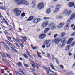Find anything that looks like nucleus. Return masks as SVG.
<instances>
[{"instance_id":"nucleus-1","label":"nucleus","mask_w":75,"mask_h":75,"mask_svg":"<svg viewBox=\"0 0 75 75\" xmlns=\"http://www.w3.org/2000/svg\"><path fill=\"white\" fill-rule=\"evenodd\" d=\"M75 13H74L71 15V17L70 19H69L68 20V21L67 22V25L69 24V23H71V20H74V19H75Z\"/></svg>"},{"instance_id":"nucleus-2","label":"nucleus","mask_w":75,"mask_h":75,"mask_svg":"<svg viewBox=\"0 0 75 75\" xmlns=\"http://www.w3.org/2000/svg\"><path fill=\"white\" fill-rule=\"evenodd\" d=\"M44 7V4L42 2L40 3L38 6V8L39 10H41Z\"/></svg>"},{"instance_id":"nucleus-3","label":"nucleus","mask_w":75,"mask_h":75,"mask_svg":"<svg viewBox=\"0 0 75 75\" xmlns=\"http://www.w3.org/2000/svg\"><path fill=\"white\" fill-rule=\"evenodd\" d=\"M61 40V38H60L58 39H55L53 40L52 41V42H55L56 44H59V42H60V41Z\"/></svg>"},{"instance_id":"nucleus-4","label":"nucleus","mask_w":75,"mask_h":75,"mask_svg":"<svg viewBox=\"0 0 75 75\" xmlns=\"http://www.w3.org/2000/svg\"><path fill=\"white\" fill-rule=\"evenodd\" d=\"M50 26L52 28H51V30H55L57 29V26H56L55 23H52L49 25V26Z\"/></svg>"},{"instance_id":"nucleus-5","label":"nucleus","mask_w":75,"mask_h":75,"mask_svg":"<svg viewBox=\"0 0 75 75\" xmlns=\"http://www.w3.org/2000/svg\"><path fill=\"white\" fill-rule=\"evenodd\" d=\"M14 2L18 5L22 4V3H23L22 0H14Z\"/></svg>"},{"instance_id":"nucleus-6","label":"nucleus","mask_w":75,"mask_h":75,"mask_svg":"<svg viewBox=\"0 0 75 75\" xmlns=\"http://www.w3.org/2000/svg\"><path fill=\"white\" fill-rule=\"evenodd\" d=\"M49 23L48 21H46L44 22L42 25V28H45V27H46L47 25H48Z\"/></svg>"},{"instance_id":"nucleus-7","label":"nucleus","mask_w":75,"mask_h":75,"mask_svg":"<svg viewBox=\"0 0 75 75\" xmlns=\"http://www.w3.org/2000/svg\"><path fill=\"white\" fill-rule=\"evenodd\" d=\"M40 20V18H35L33 19V21L34 24H37V23H38Z\"/></svg>"},{"instance_id":"nucleus-8","label":"nucleus","mask_w":75,"mask_h":75,"mask_svg":"<svg viewBox=\"0 0 75 75\" xmlns=\"http://www.w3.org/2000/svg\"><path fill=\"white\" fill-rule=\"evenodd\" d=\"M45 43L46 45V47L47 48H48L50 47L51 45V43H50V40H46L45 42Z\"/></svg>"},{"instance_id":"nucleus-9","label":"nucleus","mask_w":75,"mask_h":75,"mask_svg":"<svg viewBox=\"0 0 75 75\" xmlns=\"http://www.w3.org/2000/svg\"><path fill=\"white\" fill-rule=\"evenodd\" d=\"M74 5H75V4L73 2H70L68 4V6L69 7H70V8L72 7H74Z\"/></svg>"},{"instance_id":"nucleus-10","label":"nucleus","mask_w":75,"mask_h":75,"mask_svg":"<svg viewBox=\"0 0 75 75\" xmlns=\"http://www.w3.org/2000/svg\"><path fill=\"white\" fill-rule=\"evenodd\" d=\"M72 11L69 10L66 13L65 16H69L72 14Z\"/></svg>"},{"instance_id":"nucleus-11","label":"nucleus","mask_w":75,"mask_h":75,"mask_svg":"<svg viewBox=\"0 0 75 75\" xmlns=\"http://www.w3.org/2000/svg\"><path fill=\"white\" fill-rule=\"evenodd\" d=\"M45 36H46L45 34H43L40 35L39 36V38H40V39H44V38L45 37Z\"/></svg>"},{"instance_id":"nucleus-12","label":"nucleus","mask_w":75,"mask_h":75,"mask_svg":"<svg viewBox=\"0 0 75 75\" xmlns=\"http://www.w3.org/2000/svg\"><path fill=\"white\" fill-rule=\"evenodd\" d=\"M22 4H23L24 5H28L29 4V3H28V1L22 0Z\"/></svg>"},{"instance_id":"nucleus-13","label":"nucleus","mask_w":75,"mask_h":75,"mask_svg":"<svg viewBox=\"0 0 75 75\" xmlns=\"http://www.w3.org/2000/svg\"><path fill=\"white\" fill-rule=\"evenodd\" d=\"M74 40V38H70L69 39L68 41L67 42V44H69Z\"/></svg>"},{"instance_id":"nucleus-14","label":"nucleus","mask_w":75,"mask_h":75,"mask_svg":"<svg viewBox=\"0 0 75 75\" xmlns=\"http://www.w3.org/2000/svg\"><path fill=\"white\" fill-rule=\"evenodd\" d=\"M21 13V11L20 10H18L15 13L16 15L17 16H18L20 14V13Z\"/></svg>"},{"instance_id":"nucleus-15","label":"nucleus","mask_w":75,"mask_h":75,"mask_svg":"<svg viewBox=\"0 0 75 75\" xmlns=\"http://www.w3.org/2000/svg\"><path fill=\"white\" fill-rule=\"evenodd\" d=\"M5 42H6L7 44H8V45H11V47H14V45H13V44L10 43V42H9V41L6 40H5Z\"/></svg>"},{"instance_id":"nucleus-16","label":"nucleus","mask_w":75,"mask_h":75,"mask_svg":"<svg viewBox=\"0 0 75 75\" xmlns=\"http://www.w3.org/2000/svg\"><path fill=\"white\" fill-rule=\"evenodd\" d=\"M46 12L47 14H50V13L51 12V9L50 8L48 9L46 11Z\"/></svg>"},{"instance_id":"nucleus-17","label":"nucleus","mask_w":75,"mask_h":75,"mask_svg":"<svg viewBox=\"0 0 75 75\" xmlns=\"http://www.w3.org/2000/svg\"><path fill=\"white\" fill-rule=\"evenodd\" d=\"M64 23H60L59 25L58 28H62L64 25Z\"/></svg>"},{"instance_id":"nucleus-18","label":"nucleus","mask_w":75,"mask_h":75,"mask_svg":"<svg viewBox=\"0 0 75 75\" xmlns=\"http://www.w3.org/2000/svg\"><path fill=\"white\" fill-rule=\"evenodd\" d=\"M70 48V46L69 45H67L66 48H65V51H67L69 50V48Z\"/></svg>"},{"instance_id":"nucleus-19","label":"nucleus","mask_w":75,"mask_h":75,"mask_svg":"<svg viewBox=\"0 0 75 75\" xmlns=\"http://www.w3.org/2000/svg\"><path fill=\"white\" fill-rule=\"evenodd\" d=\"M49 30H50V28H46L44 30V33H47Z\"/></svg>"},{"instance_id":"nucleus-20","label":"nucleus","mask_w":75,"mask_h":75,"mask_svg":"<svg viewBox=\"0 0 75 75\" xmlns=\"http://www.w3.org/2000/svg\"><path fill=\"white\" fill-rule=\"evenodd\" d=\"M50 67H51L52 69H54L55 71V68L54 66H53V64H50Z\"/></svg>"},{"instance_id":"nucleus-21","label":"nucleus","mask_w":75,"mask_h":75,"mask_svg":"<svg viewBox=\"0 0 75 75\" xmlns=\"http://www.w3.org/2000/svg\"><path fill=\"white\" fill-rule=\"evenodd\" d=\"M33 19V17L32 16H30L28 19L26 20L27 21H31Z\"/></svg>"},{"instance_id":"nucleus-22","label":"nucleus","mask_w":75,"mask_h":75,"mask_svg":"<svg viewBox=\"0 0 75 75\" xmlns=\"http://www.w3.org/2000/svg\"><path fill=\"white\" fill-rule=\"evenodd\" d=\"M59 11V8H56L55 9V10L54 11V13H57L58 11Z\"/></svg>"},{"instance_id":"nucleus-23","label":"nucleus","mask_w":75,"mask_h":75,"mask_svg":"<svg viewBox=\"0 0 75 75\" xmlns=\"http://www.w3.org/2000/svg\"><path fill=\"white\" fill-rule=\"evenodd\" d=\"M7 38L8 40H9V41L10 42H13V41L11 40V38H10V37H9V36H7Z\"/></svg>"},{"instance_id":"nucleus-24","label":"nucleus","mask_w":75,"mask_h":75,"mask_svg":"<svg viewBox=\"0 0 75 75\" xmlns=\"http://www.w3.org/2000/svg\"><path fill=\"white\" fill-rule=\"evenodd\" d=\"M43 68L48 73H49V70H48V68L46 67H44Z\"/></svg>"},{"instance_id":"nucleus-25","label":"nucleus","mask_w":75,"mask_h":75,"mask_svg":"<svg viewBox=\"0 0 75 75\" xmlns=\"http://www.w3.org/2000/svg\"><path fill=\"white\" fill-rule=\"evenodd\" d=\"M66 38H65V37L63 38H62L61 40V42H63V43H64V42Z\"/></svg>"},{"instance_id":"nucleus-26","label":"nucleus","mask_w":75,"mask_h":75,"mask_svg":"<svg viewBox=\"0 0 75 75\" xmlns=\"http://www.w3.org/2000/svg\"><path fill=\"white\" fill-rule=\"evenodd\" d=\"M19 10V8H15V9L14 10V13H16L17 11H18V10Z\"/></svg>"},{"instance_id":"nucleus-27","label":"nucleus","mask_w":75,"mask_h":75,"mask_svg":"<svg viewBox=\"0 0 75 75\" xmlns=\"http://www.w3.org/2000/svg\"><path fill=\"white\" fill-rule=\"evenodd\" d=\"M0 9L3 10H6V8L4 6H0Z\"/></svg>"},{"instance_id":"nucleus-28","label":"nucleus","mask_w":75,"mask_h":75,"mask_svg":"<svg viewBox=\"0 0 75 75\" xmlns=\"http://www.w3.org/2000/svg\"><path fill=\"white\" fill-rule=\"evenodd\" d=\"M18 69L19 70V71L21 72L22 73V74H24V73L23 72H24V71L21 69V68H19Z\"/></svg>"},{"instance_id":"nucleus-29","label":"nucleus","mask_w":75,"mask_h":75,"mask_svg":"<svg viewBox=\"0 0 75 75\" xmlns=\"http://www.w3.org/2000/svg\"><path fill=\"white\" fill-rule=\"evenodd\" d=\"M35 67H36V68H39V67H40V65H39V64H38L36 63V62H35Z\"/></svg>"},{"instance_id":"nucleus-30","label":"nucleus","mask_w":75,"mask_h":75,"mask_svg":"<svg viewBox=\"0 0 75 75\" xmlns=\"http://www.w3.org/2000/svg\"><path fill=\"white\" fill-rule=\"evenodd\" d=\"M65 33L64 32L62 33L61 34V37H64V36H65Z\"/></svg>"},{"instance_id":"nucleus-31","label":"nucleus","mask_w":75,"mask_h":75,"mask_svg":"<svg viewBox=\"0 0 75 75\" xmlns=\"http://www.w3.org/2000/svg\"><path fill=\"white\" fill-rule=\"evenodd\" d=\"M43 19L45 20H49V19H50V18L45 17L43 18Z\"/></svg>"},{"instance_id":"nucleus-32","label":"nucleus","mask_w":75,"mask_h":75,"mask_svg":"<svg viewBox=\"0 0 75 75\" xmlns=\"http://www.w3.org/2000/svg\"><path fill=\"white\" fill-rule=\"evenodd\" d=\"M16 65H18V66H19V67H21V62H19V63H16Z\"/></svg>"},{"instance_id":"nucleus-33","label":"nucleus","mask_w":75,"mask_h":75,"mask_svg":"<svg viewBox=\"0 0 75 75\" xmlns=\"http://www.w3.org/2000/svg\"><path fill=\"white\" fill-rule=\"evenodd\" d=\"M2 44H3L4 45L6 48L9 50H10V48L8 47V46H7L6 45H5L4 43H2Z\"/></svg>"},{"instance_id":"nucleus-34","label":"nucleus","mask_w":75,"mask_h":75,"mask_svg":"<svg viewBox=\"0 0 75 75\" xmlns=\"http://www.w3.org/2000/svg\"><path fill=\"white\" fill-rule=\"evenodd\" d=\"M67 9L64 10V11H63V14H66V13H67Z\"/></svg>"},{"instance_id":"nucleus-35","label":"nucleus","mask_w":75,"mask_h":75,"mask_svg":"<svg viewBox=\"0 0 75 75\" xmlns=\"http://www.w3.org/2000/svg\"><path fill=\"white\" fill-rule=\"evenodd\" d=\"M23 40H24L25 42H26V40H27V39L26 37H25L24 38H23Z\"/></svg>"},{"instance_id":"nucleus-36","label":"nucleus","mask_w":75,"mask_h":75,"mask_svg":"<svg viewBox=\"0 0 75 75\" xmlns=\"http://www.w3.org/2000/svg\"><path fill=\"white\" fill-rule=\"evenodd\" d=\"M0 54H1V55L3 57H5V56L4 54H3V53L0 52Z\"/></svg>"},{"instance_id":"nucleus-37","label":"nucleus","mask_w":75,"mask_h":75,"mask_svg":"<svg viewBox=\"0 0 75 75\" xmlns=\"http://www.w3.org/2000/svg\"><path fill=\"white\" fill-rule=\"evenodd\" d=\"M72 37H74V36H75V32H73L72 34L71 35Z\"/></svg>"},{"instance_id":"nucleus-38","label":"nucleus","mask_w":75,"mask_h":75,"mask_svg":"<svg viewBox=\"0 0 75 75\" xmlns=\"http://www.w3.org/2000/svg\"><path fill=\"white\" fill-rule=\"evenodd\" d=\"M21 17H24V16H25V13H23L21 15Z\"/></svg>"},{"instance_id":"nucleus-39","label":"nucleus","mask_w":75,"mask_h":75,"mask_svg":"<svg viewBox=\"0 0 75 75\" xmlns=\"http://www.w3.org/2000/svg\"><path fill=\"white\" fill-rule=\"evenodd\" d=\"M61 6L60 5L57 4L56 6V8H57V7H61Z\"/></svg>"},{"instance_id":"nucleus-40","label":"nucleus","mask_w":75,"mask_h":75,"mask_svg":"<svg viewBox=\"0 0 75 75\" xmlns=\"http://www.w3.org/2000/svg\"><path fill=\"white\" fill-rule=\"evenodd\" d=\"M58 36V34H56L54 35V38H56Z\"/></svg>"},{"instance_id":"nucleus-41","label":"nucleus","mask_w":75,"mask_h":75,"mask_svg":"<svg viewBox=\"0 0 75 75\" xmlns=\"http://www.w3.org/2000/svg\"><path fill=\"white\" fill-rule=\"evenodd\" d=\"M23 56H24L25 58H27L28 57V56H27L26 54H23Z\"/></svg>"},{"instance_id":"nucleus-42","label":"nucleus","mask_w":75,"mask_h":75,"mask_svg":"<svg viewBox=\"0 0 75 75\" xmlns=\"http://www.w3.org/2000/svg\"><path fill=\"white\" fill-rule=\"evenodd\" d=\"M47 57L48 58L50 59V58H51V55H50V54H47Z\"/></svg>"},{"instance_id":"nucleus-43","label":"nucleus","mask_w":75,"mask_h":75,"mask_svg":"<svg viewBox=\"0 0 75 75\" xmlns=\"http://www.w3.org/2000/svg\"><path fill=\"white\" fill-rule=\"evenodd\" d=\"M5 23L8 26L9 25V24H8V22H7V21L6 20H5Z\"/></svg>"},{"instance_id":"nucleus-44","label":"nucleus","mask_w":75,"mask_h":75,"mask_svg":"<svg viewBox=\"0 0 75 75\" xmlns=\"http://www.w3.org/2000/svg\"><path fill=\"white\" fill-rule=\"evenodd\" d=\"M6 54L7 55V56L8 57H11V55L7 53H6Z\"/></svg>"},{"instance_id":"nucleus-45","label":"nucleus","mask_w":75,"mask_h":75,"mask_svg":"<svg viewBox=\"0 0 75 75\" xmlns=\"http://www.w3.org/2000/svg\"><path fill=\"white\" fill-rule=\"evenodd\" d=\"M26 53H27V54L28 55V56H29V57H31V56L30 55V54H29V52H28V51H27L26 50Z\"/></svg>"},{"instance_id":"nucleus-46","label":"nucleus","mask_w":75,"mask_h":75,"mask_svg":"<svg viewBox=\"0 0 75 75\" xmlns=\"http://www.w3.org/2000/svg\"><path fill=\"white\" fill-rule=\"evenodd\" d=\"M75 45V43H74V42H73V43H72V44H71V46H72V47H73V46H74V45Z\"/></svg>"},{"instance_id":"nucleus-47","label":"nucleus","mask_w":75,"mask_h":75,"mask_svg":"<svg viewBox=\"0 0 75 75\" xmlns=\"http://www.w3.org/2000/svg\"><path fill=\"white\" fill-rule=\"evenodd\" d=\"M19 45H21V47H22V48H23L24 47V46H23V45L21 43H19Z\"/></svg>"},{"instance_id":"nucleus-48","label":"nucleus","mask_w":75,"mask_h":75,"mask_svg":"<svg viewBox=\"0 0 75 75\" xmlns=\"http://www.w3.org/2000/svg\"><path fill=\"white\" fill-rule=\"evenodd\" d=\"M29 69L31 70V71H35V69H32L31 68H30Z\"/></svg>"},{"instance_id":"nucleus-49","label":"nucleus","mask_w":75,"mask_h":75,"mask_svg":"<svg viewBox=\"0 0 75 75\" xmlns=\"http://www.w3.org/2000/svg\"><path fill=\"white\" fill-rule=\"evenodd\" d=\"M64 45H65V44H64V42L62 44V45L61 46V48H62V47H64Z\"/></svg>"},{"instance_id":"nucleus-50","label":"nucleus","mask_w":75,"mask_h":75,"mask_svg":"<svg viewBox=\"0 0 75 75\" xmlns=\"http://www.w3.org/2000/svg\"><path fill=\"white\" fill-rule=\"evenodd\" d=\"M36 1L35 0H34L33 1L32 4H34L36 3Z\"/></svg>"},{"instance_id":"nucleus-51","label":"nucleus","mask_w":75,"mask_h":75,"mask_svg":"<svg viewBox=\"0 0 75 75\" xmlns=\"http://www.w3.org/2000/svg\"><path fill=\"white\" fill-rule=\"evenodd\" d=\"M24 66H25V67H29L28 65V64H25Z\"/></svg>"},{"instance_id":"nucleus-52","label":"nucleus","mask_w":75,"mask_h":75,"mask_svg":"<svg viewBox=\"0 0 75 75\" xmlns=\"http://www.w3.org/2000/svg\"><path fill=\"white\" fill-rule=\"evenodd\" d=\"M19 40H18L17 39H16L15 41H16V42H19Z\"/></svg>"},{"instance_id":"nucleus-53","label":"nucleus","mask_w":75,"mask_h":75,"mask_svg":"<svg viewBox=\"0 0 75 75\" xmlns=\"http://www.w3.org/2000/svg\"><path fill=\"white\" fill-rule=\"evenodd\" d=\"M13 51H14V52H17V53H18V52H17V51L15 49H13Z\"/></svg>"},{"instance_id":"nucleus-54","label":"nucleus","mask_w":75,"mask_h":75,"mask_svg":"<svg viewBox=\"0 0 75 75\" xmlns=\"http://www.w3.org/2000/svg\"><path fill=\"white\" fill-rule=\"evenodd\" d=\"M33 50H35V49H37V47H32Z\"/></svg>"},{"instance_id":"nucleus-55","label":"nucleus","mask_w":75,"mask_h":75,"mask_svg":"<svg viewBox=\"0 0 75 75\" xmlns=\"http://www.w3.org/2000/svg\"><path fill=\"white\" fill-rule=\"evenodd\" d=\"M52 58L53 59H55V56H54V55H52Z\"/></svg>"},{"instance_id":"nucleus-56","label":"nucleus","mask_w":75,"mask_h":75,"mask_svg":"<svg viewBox=\"0 0 75 75\" xmlns=\"http://www.w3.org/2000/svg\"><path fill=\"white\" fill-rule=\"evenodd\" d=\"M4 69H2V70H1V73L2 74H3L4 73Z\"/></svg>"},{"instance_id":"nucleus-57","label":"nucleus","mask_w":75,"mask_h":75,"mask_svg":"<svg viewBox=\"0 0 75 75\" xmlns=\"http://www.w3.org/2000/svg\"><path fill=\"white\" fill-rule=\"evenodd\" d=\"M60 67L61 68H64V66L62 65H60Z\"/></svg>"},{"instance_id":"nucleus-58","label":"nucleus","mask_w":75,"mask_h":75,"mask_svg":"<svg viewBox=\"0 0 75 75\" xmlns=\"http://www.w3.org/2000/svg\"><path fill=\"white\" fill-rule=\"evenodd\" d=\"M32 66L33 67V68H35V65H34V64H32Z\"/></svg>"},{"instance_id":"nucleus-59","label":"nucleus","mask_w":75,"mask_h":75,"mask_svg":"<svg viewBox=\"0 0 75 75\" xmlns=\"http://www.w3.org/2000/svg\"><path fill=\"white\" fill-rule=\"evenodd\" d=\"M45 45H43L42 46V48H45Z\"/></svg>"},{"instance_id":"nucleus-60","label":"nucleus","mask_w":75,"mask_h":75,"mask_svg":"<svg viewBox=\"0 0 75 75\" xmlns=\"http://www.w3.org/2000/svg\"><path fill=\"white\" fill-rule=\"evenodd\" d=\"M68 55L69 56H71V55H72V53H69Z\"/></svg>"},{"instance_id":"nucleus-61","label":"nucleus","mask_w":75,"mask_h":75,"mask_svg":"<svg viewBox=\"0 0 75 75\" xmlns=\"http://www.w3.org/2000/svg\"><path fill=\"white\" fill-rule=\"evenodd\" d=\"M2 60L4 62H5L6 61L4 59H2Z\"/></svg>"},{"instance_id":"nucleus-62","label":"nucleus","mask_w":75,"mask_h":75,"mask_svg":"<svg viewBox=\"0 0 75 75\" xmlns=\"http://www.w3.org/2000/svg\"><path fill=\"white\" fill-rule=\"evenodd\" d=\"M19 40L20 41H21V42H23V40L22 39H19Z\"/></svg>"},{"instance_id":"nucleus-63","label":"nucleus","mask_w":75,"mask_h":75,"mask_svg":"<svg viewBox=\"0 0 75 75\" xmlns=\"http://www.w3.org/2000/svg\"><path fill=\"white\" fill-rule=\"evenodd\" d=\"M75 63H74V64H73L72 66V67H75Z\"/></svg>"},{"instance_id":"nucleus-64","label":"nucleus","mask_w":75,"mask_h":75,"mask_svg":"<svg viewBox=\"0 0 75 75\" xmlns=\"http://www.w3.org/2000/svg\"><path fill=\"white\" fill-rule=\"evenodd\" d=\"M38 57H40V58H42V57H41V55H38Z\"/></svg>"}]
</instances>
